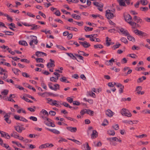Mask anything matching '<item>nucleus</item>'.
Instances as JSON below:
<instances>
[{"label": "nucleus", "mask_w": 150, "mask_h": 150, "mask_svg": "<svg viewBox=\"0 0 150 150\" xmlns=\"http://www.w3.org/2000/svg\"><path fill=\"white\" fill-rule=\"evenodd\" d=\"M27 39L29 40V45L33 49L35 48V45H37L38 40L37 37L34 35H30L27 37Z\"/></svg>", "instance_id": "obj_1"}, {"label": "nucleus", "mask_w": 150, "mask_h": 150, "mask_svg": "<svg viewBox=\"0 0 150 150\" xmlns=\"http://www.w3.org/2000/svg\"><path fill=\"white\" fill-rule=\"evenodd\" d=\"M50 62L47 63V68L49 69V71L51 72H53V67L55 66L54 62L51 59H50Z\"/></svg>", "instance_id": "obj_2"}, {"label": "nucleus", "mask_w": 150, "mask_h": 150, "mask_svg": "<svg viewBox=\"0 0 150 150\" xmlns=\"http://www.w3.org/2000/svg\"><path fill=\"white\" fill-rule=\"evenodd\" d=\"M105 16L108 19L112 18L114 17L113 14L110 10H108L106 11Z\"/></svg>", "instance_id": "obj_3"}, {"label": "nucleus", "mask_w": 150, "mask_h": 150, "mask_svg": "<svg viewBox=\"0 0 150 150\" xmlns=\"http://www.w3.org/2000/svg\"><path fill=\"white\" fill-rule=\"evenodd\" d=\"M123 16L125 21L128 23L129 22L132 21V17L129 14H125L124 13Z\"/></svg>", "instance_id": "obj_4"}, {"label": "nucleus", "mask_w": 150, "mask_h": 150, "mask_svg": "<svg viewBox=\"0 0 150 150\" xmlns=\"http://www.w3.org/2000/svg\"><path fill=\"white\" fill-rule=\"evenodd\" d=\"M93 4L95 6L98 8V9L100 11H103L102 8L103 6V4L101 3H99L97 2H93Z\"/></svg>", "instance_id": "obj_5"}, {"label": "nucleus", "mask_w": 150, "mask_h": 150, "mask_svg": "<svg viewBox=\"0 0 150 150\" xmlns=\"http://www.w3.org/2000/svg\"><path fill=\"white\" fill-rule=\"evenodd\" d=\"M124 115L129 117L131 116L132 114L126 108H122V115Z\"/></svg>", "instance_id": "obj_6"}, {"label": "nucleus", "mask_w": 150, "mask_h": 150, "mask_svg": "<svg viewBox=\"0 0 150 150\" xmlns=\"http://www.w3.org/2000/svg\"><path fill=\"white\" fill-rule=\"evenodd\" d=\"M130 68L129 67H124L123 70L125 72L124 74V76H127L128 74H130L132 72V70L129 69Z\"/></svg>", "instance_id": "obj_7"}, {"label": "nucleus", "mask_w": 150, "mask_h": 150, "mask_svg": "<svg viewBox=\"0 0 150 150\" xmlns=\"http://www.w3.org/2000/svg\"><path fill=\"white\" fill-rule=\"evenodd\" d=\"M66 128L69 131L72 133H75L77 131V129L76 127H67Z\"/></svg>", "instance_id": "obj_8"}, {"label": "nucleus", "mask_w": 150, "mask_h": 150, "mask_svg": "<svg viewBox=\"0 0 150 150\" xmlns=\"http://www.w3.org/2000/svg\"><path fill=\"white\" fill-rule=\"evenodd\" d=\"M129 23L134 28H140V26L137 24V23L133 21H130L129 22Z\"/></svg>", "instance_id": "obj_9"}, {"label": "nucleus", "mask_w": 150, "mask_h": 150, "mask_svg": "<svg viewBox=\"0 0 150 150\" xmlns=\"http://www.w3.org/2000/svg\"><path fill=\"white\" fill-rule=\"evenodd\" d=\"M10 115L8 114H6L4 116V120L8 124H10L11 121L9 119Z\"/></svg>", "instance_id": "obj_10"}, {"label": "nucleus", "mask_w": 150, "mask_h": 150, "mask_svg": "<svg viewBox=\"0 0 150 150\" xmlns=\"http://www.w3.org/2000/svg\"><path fill=\"white\" fill-rule=\"evenodd\" d=\"M107 139L110 142H112L114 141H120V142H121V140H119L118 138L116 137L108 138H107Z\"/></svg>", "instance_id": "obj_11"}, {"label": "nucleus", "mask_w": 150, "mask_h": 150, "mask_svg": "<svg viewBox=\"0 0 150 150\" xmlns=\"http://www.w3.org/2000/svg\"><path fill=\"white\" fill-rule=\"evenodd\" d=\"M15 129L18 133H21L22 131L25 129L24 127H21L19 126H16L15 127Z\"/></svg>", "instance_id": "obj_12"}, {"label": "nucleus", "mask_w": 150, "mask_h": 150, "mask_svg": "<svg viewBox=\"0 0 150 150\" xmlns=\"http://www.w3.org/2000/svg\"><path fill=\"white\" fill-rule=\"evenodd\" d=\"M80 43L81 45L84 47H88L90 46V44L86 41L79 42Z\"/></svg>", "instance_id": "obj_13"}, {"label": "nucleus", "mask_w": 150, "mask_h": 150, "mask_svg": "<svg viewBox=\"0 0 150 150\" xmlns=\"http://www.w3.org/2000/svg\"><path fill=\"white\" fill-rule=\"evenodd\" d=\"M53 106L54 105L57 107H59L60 106V105L62 104L61 101H58L54 100L53 101Z\"/></svg>", "instance_id": "obj_14"}, {"label": "nucleus", "mask_w": 150, "mask_h": 150, "mask_svg": "<svg viewBox=\"0 0 150 150\" xmlns=\"http://www.w3.org/2000/svg\"><path fill=\"white\" fill-rule=\"evenodd\" d=\"M98 136V133L95 130H92V133L91 134V138L94 139L97 137Z\"/></svg>", "instance_id": "obj_15"}, {"label": "nucleus", "mask_w": 150, "mask_h": 150, "mask_svg": "<svg viewBox=\"0 0 150 150\" xmlns=\"http://www.w3.org/2000/svg\"><path fill=\"white\" fill-rule=\"evenodd\" d=\"M12 70L15 75L17 76L19 75V73L21 72V71L17 68H12Z\"/></svg>", "instance_id": "obj_16"}, {"label": "nucleus", "mask_w": 150, "mask_h": 150, "mask_svg": "<svg viewBox=\"0 0 150 150\" xmlns=\"http://www.w3.org/2000/svg\"><path fill=\"white\" fill-rule=\"evenodd\" d=\"M106 115L109 117H112L114 114V112H113L110 110H108L106 112Z\"/></svg>", "instance_id": "obj_17"}, {"label": "nucleus", "mask_w": 150, "mask_h": 150, "mask_svg": "<svg viewBox=\"0 0 150 150\" xmlns=\"http://www.w3.org/2000/svg\"><path fill=\"white\" fill-rule=\"evenodd\" d=\"M67 78H68L66 77L62 76L61 78L59 79V80L61 82L68 83L69 82L67 81Z\"/></svg>", "instance_id": "obj_18"}, {"label": "nucleus", "mask_w": 150, "mask_h": 150, "mask_svg": "<svg viewBox=\"0 0 150 150\" xmlns=\"http://www.w3.org/2000/svg\"><path fill=\"white\" fill-rule=\"evenodd\" d=\"M40 114L41 115H42L44 116H47L49 115V114L47 111L44 109H42L40 112Z\"/></svg>", "instance_id": "obj_19"}, {"label": "nucleus", "mask_w": 150, "mask_h": 150, "mask_svg": "<svg viewBox=\"0 0 150 150\" xmlns=\"http://www.w3.org/2000/svg\"><path fill=\"white\" fill-rule=\"evenodd\" d=\"M19 44L22 45L26 46L28 45V44L27 42L24 40L19 41L18 42Z\"/></svg>", "instance_id": "obj_20"}, {"label": "nucleus", "mask_w": 150, "mask_h": 150, "mask_svg": "<svg viewBox=\"0 0 150 150\" xmlns=\"http://www.w3.org/2000/svg\"><path fill=\"white\" fill-rule=\"evenodd\" d=\"M35 54L38 57H40L42 56V55H44L45 56L47 55V54L42 52L38 51L36 52Z\"/></svg>", "instance_id": "obj_21"}, {"label": "nucleus", "mask_w": 150, "mask_h": 150, "mask_svg": "<svg viewBox=\"0 0 150 150\" xmlns=\"http://www.w3.org/2000/svg\"><path fill=\"white\" fill-rule=\"evenodd\" d=\"M134 32L137 35L142 36L143 31L136 29L134 30Z\"/></svg>", "instance_id": "obj_22"}, {"label": "nucleus", "mask_w": 150, "mask_h": 150, "mask_svg": "<svg viewBox=\"0 0 150 150\" xmlns=\"http://www.w3.org/2000/svg\"><path fill=\"white\" fill-rule=\"evenodd\" d=\"M11 136L14 137L15 138H18L19 137V135L17 132H13L11 134Z\"/></svg>", "instance_id": "obj_23"}, {"label": "nucleus", "mask_w": 150, "mask_h": 150, "mask_svg": "<svg viewBox=\"0 0 150 150\" xmlns=\"http://www.w3.org/2000/svg\"><path fill=\"white\" fill-rule=\"evenodd\" d=\"M127 39L130 41H132L133 42L135 41V38L130 34L127 37Z\"/></svg>", "instance_id": "obj_24"}, {"label": "nucleus", "mask_w": 150, "mask_h": 150, "mask_svg": "<svg viewBox=\"0 0 150 150\" xmlns=\"http://www.w3.org/2000/svg\"><path fill=\"white\" fill-rule=\"evenodd\" d=\"M107 134L109 135L114 136L115 135V132L111 130H109L107 131Z\"/></svg>", "instance_id": "obj_25"}, {"label": "nucleus", "mask_w": 150, "mask_h": 150, "mask_svg": "<svg viewBox=\"0 0 150 150\" xmlns=\"http://www.w3.org/2000/svg\"><path fill=\"white\" fill-rule=\"evenodd\" d=\"M146 79V78L145 76H142V77L139 78L137 80V82L140 83L142 82L143 80H145Z\"/></svg>", "instance_id": "obj_26"}, {"label": "nucleus", "mask_w": 150, "mask_h": 150, "mask_svg": "<svg viewBox=\"0 0 150 150\" xmlns=\"http://www.w3.org/2000/svg\"><path fill=\"white\" fill-rule=\"evenodd\" d=\"M30 26H31L32 28L31 29L32 30H36L39 27V26L35 25V24H33L30 25Z\"/></svg>", "instance_id": "obj_27"}, {"label": "nucleus", "mask_w": 150, "mask_h": 150, "mask_svg": "<svg viewBox=\"0 0 150 150\" xmlns=\"http://www.w3.org/2000/svg\"><path fill=\"white\" fill-rule=\"evenodd\" d=\"M122 34L127 37L130 34L127 30H125L124 29L122 28Z\"/></svg>", "instance_id": "obj_28"}, {"label": "nucleus", "mask_w": 150, "mask_h": 150, "mask_svg": "<svg viewBox=\"0 0 150 150\" xmlns=\"http://www.w3.org/2000/svg\"><path fill=\"white\" fill-rule=\"evenodd\" d=\"M8 92V90L7 89H4L1 92L2 95L4 96L5 97L6 96Z\"/></svg>", "instance_id": "obj_29"}, {"label": "nucleus", "mask_w": 150, "mask_h": 150, "mask_svg": "<svg viewBox=\"0 0 150 150\" xmlns=\"http://www.w3.org/2000/svg\"><path fill=\"white\" fill-rule=\"evenodd\" d=\"M111 41L110 38H109L108 37H107L106 38V44L107 46H109L110 45V42Z\"/></svg>", "instance_id": "obj_30"}, {"label": "nucleus", "mask_w": 150, "mask_h": 150, "mask_svg": "<svg viewBox=\"0 0 150 150\" xmlns=\"http://www.w3.org/2000/svg\"><path fill=\"white\" fill-rule=\"evenodd\" d=\"M17 112L18 113H20L21 112L24 113L25 114H26V112L25 110H24L23 108H20L19 109H18L17 110Z\"/></svg>", "instance_id": "obj_31"}, {"label": "nucleus", "mask_w": 150, "mask_h": 150, "mask_svg": "<svg viewBox=\"0 0 150 150\" xmlns=\"http://www.w3.org/2000/svg\"><path fill=\"white\" fill-rule=\"evenodd\" d=\"M85 111L86 113L90 115H93V114L94 112L93 111L90 110L86 109Z\"/></svg>", "instance_id": "obj_32"}, {"label": "nucleus", "mask_w": 150, "mask_h": 150, "mask_svg": "<svg viewBox=\"0 0 150 150\" xmlns=\"http://www.w3.org/2000/svg\"><path fill=\"white\" fill-rule=\"evenodd\" d=\"M54 87H53V90L54 91H56L58 89H59V85L57 84H55L54 85Z\"/></svg>", "instance_id": "obj_33"}, {"label": "nucleus", "mask_w": 150, "mask_h": 150, "mask_svg": "<svg viewBox=\"0 0 150 150\" xmlns=\"http://www.w3.org/2000/svg\"><path fill=\"white\" fill-rule=\"evenodd\" d=\"M50 81L52 82H57L58 79V77L55 78L54 77H50Z\"/></svg>", "instance_id": "obj_34"}, {"label": "nucleus", "mask_w": 150, "mask_h": 150, "mask_svg": "<svg viewBox=\"0 0 150 150\" xmlns=\"http://www.w3.org/2000/svg\"><path fill=\"white\" fill-rule=\"evenodd\" d=\"M71 16L73 18H74L77 19H80L81 18V17H80V16L79 15H77L75 14H73L71 15Z\"/></svg>", "instance_id": "obj_35"}, {"label": "nucleus", "mask_w": 150, "mask_h": 150, "mask_svg": "<svg viewBox=\"0 0 150 150\" xmlns=\"http://www.w3.org/2000/svg\"><path fill=\"white\" fill-rule=\"evenodd\" d=\"M115 85H116L117 87L120 88L119 92L120 93H122V89L121 88L122 87L121 84L119 83H116V84Z\"/></svg>", "instance_id": "obj_36"}, {"label": "nucleus", "mask_w": 150, "mask_h": 150, "mask_svg": "<svg viewBox=\"0 0 150 150\" xmlns=\"http://www.w3.org/2000/svg\"><path fill=\"white\" fill-rule=\"evenodd\" d=\"M66 54L73 59H76V57L72 54L67 53Z\"/></svg>", "instance_id": "obj_37"}, {"label": "nucleus", "mask_w": 150, "mask_h": 150, "mask_svg": "<svg viewBox=\"0 0 150 150\" xmlns=\"http://www.w3.org/2000/svg\"><path fill=\"white\" fill-rule=\"evenodd\" d=\"M127 56L132 58H136L137 57V56L134 54H129L127 55Z\"/></svg>", "instance_id": "obj_38"}, {"label": "nucleus", "mask_w": 150, "mask_h": 150, "mask_svg": "<svg viewBox=\"0 0 150 150\" xmlns=\"http://www.w3.org/2000/svg\"><path fill=\"white\" fill-rule=\"evenodd\" d=\"M50 131L57 134H59L60 133V132L59 131L55 129H50Z\"/></svg>", "instance_id": "obj_39"}, {"label": "nucleus", "mask_w": 150, "mask_h": 150, "mask_svg": "<svg viewBox=\"0 0 150 150\" xmlns=\"http://www.w3.org/2000/svg\"><path fill=\"white\" fill-rule=\"evenodd\" d=\"M84 150H90V148L88 143L83 145Z\"/></svg>", "instance_id": "obj_40"}, {"label": "nucleus", "mask_w": 150, "mask_h": 150, "mask_svg": "<svg viewBox=\"0 0 150 150\" xmlns=\"http://www.w3.org/2000/svg\"><path fill=\"white\" fill-rule=\"evenodd\" d=\"M115 59L113 58L111 59L108 62V65H112L113 64V62H114Z\"/></svg>", "instance_id": "obj_41"}, {"label": "nucleus", "mask_w": 150, "mask_h": 150, "mask_svg": "<svg viewBox=\"0 0 150 150\" xmlns=\"http://www.w3.org/2000/svg\"><path fill=\"white\" fill-rule=\"evenodd\" d=\"M141 2L142 4L144 6L146 5L148 3L147 1L146 0H141Z\"/></svg>", "instance_id": "obj_42"}, {"label": "nucleus", "mask_w": 150, "mask_h": 150, "mask_svg": "<svg viewBox=\"0 0 150 150\" xmlns=\"http://www.w3.org/2000/svg\"><path fill=\"white\" fill-rule=\"evenodd\" d=\"M27 15L30 17L34 18L35 16L30 12H28L27 13Z\"/></svg>", "instance_id": "obj_43"}, {"label": "nucleus", "mask_w": 150, "mask_h": 150, "mask_svg": "<svg viewBox=\"0 0 150 150\" xmlns=\"http://www.w3.org/2000/svg\"><path fill=\"white\" fill-rule=\"evenodd\" d=\"M46 148H47L46 143L41 144L39 147V148L40 149H45Z\"/></svg>", "instance_id": "obj_44"}, {"label": "nucleus", "mask_w": 150, "mask_h": 150, "mask_svg": "<svg viewBox=\"0 0 150 150\" xmlns=\"http://www.w3.org/2000/svg\"><path fill=\"white\" fill-rule=\"evenodd\" d=\"M135 136L136 137L139 138H142L144 137H146L147 136V135L145 134H143L141 135H135Z\"/></svg>", "instance_id": "obj_45"}, {"label": "nucleus", "mask_w": 150, "mask_h": 150, "mask_svg": "<svg viewBox=\"0 0 150 150\" xmlns=\"http://www.w3.org/2000/svg\"><path fill=\"white\" fill-rule=\"evenodd\" d=\"M116 84V83L115 82H110L108 83V86L110 87H112Z\"/></svg>", "instance_id": "obj_46"}, {"label": "nucleus", "mask_w": 150, "mask_h": 150, "mask_svg": "<svg viewBox=\"0 0 150 150\" xmlns=\"http://www.w3.org/2000/svg\"><path fill=\"white\" fill-rule=\"evenodd\" d=\"M66 118L67 120H71V121H73L74 122H77V120H76L75 119H74L73 118L71 117H67V116H64Z\"/></svg>", "instance_id": "obj_47"}, {"label": "nucleus", "mask_w": 150, "mask_h": 150, "mask_svg": "<svg viewBox=\"0 0 150 150\" xmlns=\"http://www.w3.org/2000/svg\"><path fill=\"white\" fill-rule=\"evenodd\" d=\"M67 100L69 103H72L73 101V97L67 98Z\"/></svg>", "instance_id": "obj_48"}, {"label": "nucleus", "mask_w": 150, "mask_h": 150, "mask_svg": "<svg viewBox=\"0 0 150 150\" xmlns=\"http://www.w3.org/2000/svg\"><path fill=\"white\" fill-rule=\"evenodd\" d=\"M41 86L45 90H47V86L43 81L41 83Z\"/></svg>", "instance_id": "obj_49"}, {"label": "nucleus", "mask_w": 150, "mask_h": 150, "mask_svg": "<svg viewBox=\"0 0 150 150\" xmlns=\"http://www.w3.org/2000/svg\"><path fill=\"white\" fill-rule=\"evenodd\" d=\"M94 47L95 48H102L103 47V46L99 44V45H94Z\"/></svg>", "instance_id": "obj_50"}, {"label": "nucleus", "mask_w": 150, "mask_h": 150, "mask_svg": "<svg viewBox=\"0 0 150 150\" xmlns=\"http://www.w3.org/2000/svg\"><path fill=\"white\" fill-rule=\"evenodd\" d=\"M20 120L23 121L25 122H28V120H26L25 118L22 117H21Z\"/></svg>", "instance_id": "obj_51"}, {"label": "nucleus", "mask_w": 150, "mask_h": 150, "mask_svg": "<svg viewBox=\"0 0 150 150\" xmlns=\"http://www.w3.org/2000/svg\"><path fill=\"white\" fill-rule=\"evenodd\" d=\"M67 141V140L65 139L62 137H61L60 138L59 140L58 141V142L59 143H61L62 142H66Z\"/></svg>", "instance_id": "obj_52"}, {"label": "nucleus", "mask_w": 150, "mask_h": 150, "mask_svg": "<svg viewBox=\"0 0 150 150\" xmlns=\"http://www.w3.org/2000/svg\"><path fill=\"white\" fill-rule=\"evenodd\" d=\"M30 120H31L34 121H37V118L36 117L34 116H30L29 117Z\"/></svg>", "instance_id": "obj_53"}, {"label": "nucleus", "mask_w": 150, "mask_h": 150, "mask_svg": "<svg viewBox=\"0 0 150 150\" xmlns=\"http://www.w3.org/2000/svg\"><path fill=\"white\" fill-rule=\"evenodd\" d=\"M46 145L47 148H52L54 146V145L52 143H46Z\"/></svg>", "instance_id": "obj_54"}, {"label": "nucleus", "mask_w": 150, "mask_h": 150, "mask_svg": "<svg viewBox=\"0 0 150 150\" xmlns=\"http://www.w3.org/2000/svg\"><path fill=\"white\" fill-rule=\"evenodd\" d=\"M84 30L86 31H92L93 30V28H90L89 27H85Z\"/></svg>", "instance_id": "obj_55"}, {"label": "nucleus", "mask_w": 150, "mask_h": 150, "mask_svg": "<svg viewBox=\"0 0 150 150\" xmlns=\"http://www.w3.org/2000/svg\"><path fill=\"white\" fill-rule=\"evenodd\" d=\"M7 72V71L5 69H3L2 68L0 69V74H3L4 73Z\"/></svg>", "instance_id": "obj_56"}, {"label": "nucleus", "mask_w": 150, "mask_h": 150, "mask_svg": "<svg viewBox=\"0 0 150 150\" xmlns=\"http://www.w3.org/2000/svg\"><path fill=\"white\" fill-rule=\"evenodd\" d=\"M94 18H97L99 17V18H101V16L99 14H92L91 15Z\"/></svg>", "instance_id": "obj_57"}, {"label": "nucleus", "mask_w": 150, "mask_h": 150, "mask_svg": "<svg viewBox=\"0 0 150 150\" xmlns=\"http://www.w3.org/2000/svg\"><path fill=\"white\" fill-rule=\"evenodd\" d=\"M36 60L37 62H45L44 60L43 59L41 58L37 59Z\"/></svg>", "instance_id": "obj_58"}, {"label": "nucleus", "mask_w": 150, "mask_h": 150, "mask_svg": "<svg viewBox=\"0 0 150 150\" xmlns=\"http://www.w3.org/2000/svg\"><path fill=\"white\" fill-rule=\"evenodd\" d=\"M75 23H76V24L78 25L79 26H82L83 24V22L81 21L80 22H78L76 21H75Z\"/></svg>", "instance_id": "obj_59"}, {"label": "nucleus", "mask_w": 150, "mask_h": 150, "mask_svg": "<svg viewBox=\"0 0 150 150\" xmlns=\"http://www.w3.org/2000/svg\"><path fill=\"white\" fill-rule=\"evenodd\" d=\"M41 117L44 120H47L49 122V120H51L50 119H48L47 118L46 116H45L43 115H41Z\"/></svg>", "instance_id": "obj_60"}, {"label": "nucleus", "mask_w": 150, "mask_h": 150, "mask_svg": "<svg viewBox=\"0 0 150 150\" xmlns=\"http://www.w3.org/2000/svg\"><path fill=\"white\" fill-rule=\"evenodd\" d=\"M92 91L93 92H95V93H99V92H100V90L98 88H96H96H93L92 89Z\"/></svg>", "instance_id": "obj_61"}, {"label": "nucleus", "mask_w": 150, "mask_h": 150, "mask_svg": "<svg viewBox=\"0 0 150 150\" xmlns=\"http://www.w3.org/2000/svg\"><path fill=\"white\" fill-rule=\"evenodd\" d=\"M142 36L144 38H147L149 37V35L146 33L143 32Z\"/></svg>", "instance_id": "obj_62"}, {"label": "nucleus", "mask_w": 150, "mask_h": 150, "mask_svg": "<svg viewBox=\"0 0 150 150\" xmlns=\"http://www.w3.org/2000/svg\"><path fill=\"white\" fill-rule=\"evenodd\" d=\"M5 33L6 34L8 35H13L14 34L13 32L10 31H6Z\"/></svg>", "instance_id": "obj_63"}, {"label": "nucleus", "mask_w": 150, "mask_h": 150, "mask_svg": "<svg viewBox=\"0 0 150 150\" xmlns=\"http://www.w3.org/2000/svg\"><path fill=\"white\" fill-rule=\"evenodd\" d=\"M62 104L61 105H62L66 107H69L70 108H71V107L66 102H64L62 103Z\"/></svg>", "instance_id": "obj_64"}]
</instances>
